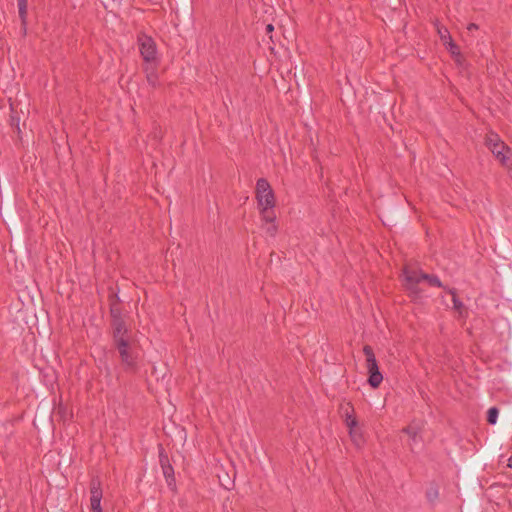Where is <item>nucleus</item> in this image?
I'll list each match as a JSON object with an SVG mask.
<instances>
[{
	"label": "nucleus",
	"instance_id": "1",
	"mask_svg": "<svg viewBox=\"0 0 512 512\" xmlns=\"http://www.w3.org/2000/svg\"><path fill=\"white\" fill-rule=\"evenodd\" d=\"M424 275L423 271L415 267L409 265L403 267V286L412 300H418L421 297L422 290L419 288V284L424 281L422 278Z\"/></svg>",
	"mask_w": 512,
	"mask_h": 512
},
{
	"label": "nucleus",
	"instance_id": "2",
	"mask_svg": "<svg viewBox=\"0 0 512 512\" xmlns=\"http://www.w3.org/2000/svg\"><path fill=\"white\" fill-rule=\"evenodd\" d=\"M121 362L126 371L136 372L138 370V354L131 348L130 340L125 339L114 342Z\"/></svg>",
	"mask_w": 512,
	"mask_h": 512
},
{
	"label": "nucleus",
	"instance_id": "3",
	"mask_svg": "<svg viewBox=\"0 0 512 512\" xmlns=\"http://www.w3.org/2000/svg\"><path fill=\"white\" fill-rule=\"evenodd\" d=\"M363 353L366 357V368L369 374L367 382L372 388H378L383 381V375L379 370L373 348L370 345H365Z\"/></svg>",
	"mask_w": 512,
	"mask_h": 512
},
{
	"label": "nucleus",
	"instance_id": "4",
	"mask_svg": "<svg viewBox=\"0 0 512 512\" xmlns=\"http://www.w3.org/2000/svg\"><path fill=\"white\" fill-rule=\"evenodd\" d=\"M255 194L258 208H275V194L267 179L259 178L257 180Z\"/></svg>",
	"mask_w": 512,
	"mask_h": 512
},
{
	"label": "nucleus",
	"instance_id": "5",
	"mask_svg": "<svg viewBox=\"0 0 512 512\" xmlns=\"http://www.w3.org/2000/svg\"><path fill=\"white\" fill-rule=\"evenodd\" d=\"M138 45L140 54L145 64L158 63L157 61V46L151 36L142 34L138 36Z\"/></svg>",
	"mask_w": 512,
	"mask_h": 512
},
{
	"label": "nucleus",
	"instance_id": "6",
	"mask_svg": "<svg viewBox=\"0 0 512 512\" xmlns=\"http://www.w3.org/2000/svg\"><path fill=\"white\" fill-rule=\"evenodd\" d=\"M158 454H159V464L162 469V473L165 477V480L167 482L168 487L171 490H176V479H175V473L174 468L170 462V459L162 446V444L158 445Z\"/></svg>",
	"mask_w": 512,
	"mask_h": 512
},
{
	"label": "nucleus",
	"instance_id": "7",
	"mask_svg": "<svg viewBox=\"0 0 512 512\" xmlns=\"http://www.w3.org/2000/svg\"><path fill=\"white\" fill-rule=\"evenodd\" d=\"M103 497L102 483L99 477H93L90 481V506L92 512L102 511L101 500Z\"/></svg>",
	"mask_w": 512,
	"mask_h": 512
},
{
	"label": "nucleus",
	"instance_id": "8",
	"mask_svg": "<svg viewBox=\"0 0 512 512\" xmlns=\"http://www.w3.org/2000/svg\"><path fill=\"white\" fill-rule=\"evenodd\" d=\"M262 222L269 224L266 228V233L275 237L278 232V226L276 224V213L274 208L260 207L259 208Z\"/></svg>",
	"mask_w": 512,
	"mask_h": 512
},
{
	"label": "nucleus",
	"instance_id": "9",
	"mask_svg": "<svg viewBox=\"0 0 512 512\" xmlns=\"http://www.w3.org/2000/svg\"><path fill=\"white\" fill-rule=\"evenodd\" d=\"M113 343L125 339H130V331L125 323L124 318L111 320Z\"/></svg>",
	"mask_w": 512,
	"mask_h": 512
},
{
	"label": "nucleus",
	"instance_id": "10",
	"mask_svg": "<svg viewBox=\"0 0 512 512\" xmlns=\"http://www.w3.org/2000/svg\"><path fill=\"white\" fill-rule=\"evenodd\" d=\"M492 154L500 161L503 166L508 165V160L512 155L511 148L504 142L498 143L495 147L491 148Z\"/></svg>",
	"mask_w": 512,
	"mask_h": 512
},
{
	"label": "nucleus",
	"instance_id": "11",
	"mask_svg": "<svg viewBox=\"0 0 512 512\" xmlns=\"http://www.w3.org/2000/svg\"><path fill=\"white\" fill-rule=\"evenodd\" d=\"M157 66H158V63L145 64L144 68H143L145 75H146V80L152 88H157L160 85L159 77H158V73H157Z\"/></svg>",
	"mask_w": 512,
	"mask_h": 512
},
{
	"label": "nucleus",
	"instance_id": "12",
	"mask_svg": "<svg viewBox=\"0 0 512 512\" xmlns=\"http://www.w3.org/2000/svg\"><path fill=\"white\" fill-rule=\"evenodd\" d=\"M18 5V13L19 18L21 20V26L24 31L26 32L27 28V6H28V0H17Z\"/></svg>",
	"mask_w": 512,
	"mask_h": 512
},
{
	"label": "nucleus",
	"instance_id": "13",
	"mask_svg": "<svg viewBox=\"0 0 512 512\" xmlns=\"http://www.w3.org/2000/svg\"><path fill=\"white\" fill-rule=\"evenodd\" d=\"M421 430L422 429L420 426L416 425L415 423H411L402 429V433L407 434L411 441L416 443L420 438Z\"/></svg>",
	"mask_w": 512,
	"mask_h": 512
},
{
	"label": "nucleus",
	"instance_id": "14",
	"mask_svg": "<svg viewBox=\"0 0 512 512\" xmlns=\"http://www.w3.org/2000/svg\"><path fill=\"white\" fill-rule=\"evenodd\" d=\"M435 25L437 33L443 45L448 44L450 41L453 40L449 30L445 26L440 25L439 23H436Z\"/></svg>",
	"mask_w": 512,
	"mask_h": 512
},
{
	"label": "nucleus",
	"instance_id": "15",
	"mask_svg": "<svg viewBox=\"0 0 512 512\" xmlns=\"http://www.w3.org/2000/svg\"><path fill=\"white\" fill-rule=\"evenodd\" d=\"M349 436H350L352 442L357 447H361L365 442L362 430L359 427L356 429L349 430Z\"/></svg>",
	"mask_w": 512,
	"mask_h": 512
},
{
	"label": "nucleus",
	"instance_id": "16",
	"mask_svg": "<svg viewBox=\"0 0 512 512\" xmlns=\"http://www.w3.org/2000/svg\"><path fill=\"white\" fill-rule=\"evenodd\" d=\"M9 121H10V126L17 133L18 138L21 139L20 117L14 111L12 106H11V115H10V120Z\"/></svg>",
	"mask_w": 512,
	"mask_h": 512
},
{
	"label": "nucleus",
	"instance_id": "17",
	"mask_svg": "<svg viewBox=\"0 0 512 512\" xmlns=\"http://www.w3.org/2000/svg\"><path fill=\"white\" fill-rule=\"evenodd\" d=\"M501 142L503 141L501 140L500 136L497 133L490 131L489 133L486 134L485 145L488 147L489 150Z\"/></svg>",
	"mask_w": 512,
	"mask_h": 512
},
{
	"label": "nucleus",
	"instance_id": "18",
	"mask_svg": "<svg viewBox=\"0 0 512 512\" xmlns=\"http://www.w3.org/2000/svg\"><path fill=\"white\" fill-rule=\"evenodd\" d=\"M447 292L452 296L453 308L459 313L462 312L464 308L463 302L458 298L457 292L455 288H448Z\"/></svg>",
	"mask_w": 512,
	"mask_h": 512
},
{
	"label": "nucleus",
	"instance_id": "19",
	"mask_svg": "<svg viewBox=\"0 0 512 512\" xmlns=\"http://www.w3.org/2000/svg\"><path fill=\"white\" fill-rule=\"evenodd\" d=\"M422 278H424V281H426L429 286L446 289V287H444L443 283L436 275L425 273Z\"/></svg>",
	"mask_w": 512,
	"mask_h": 512
},
{
	"label": "nucleus",
	"instance_id": "20",
	"mask_svg": "<svg viewBox=\"0 0 512 512\" xmlns=\"http://www.w3.org/2000/svg\"><path fill=\"white\" fill-rule=\"evenodd\" d=\"M439 497V489L436 484H431L426 491V498L430 503H435Z\"/></svg>",
	"mask_w": 512,
	"mask_h": 512
},
{
	"label": "nucleus",
	"instance_id": "21",
	"mask_svg": "<svg viewBox=\"0 0 512 512\" xmlns=\"http://www.w3.org/2000/svg\"><path fill=\"white\" fill-rule=\"evenodd\" d=\"M109 313H110L111 320L123 318L122 309H121L120 305H116V304L112 303L109 306Z\"/></svg>",
	"mask_w": 512,
	"mask_h": 512
},
{
	"label": "nucleus",
	"instance_id": "22",
	"mask_svg": "<svg viewBox=\"0 0 512 512\" xmlns=\"http://www.w3.org/2000/svg\"><path fill=\"white\" fill-rule=\"evenodd\" d=\"M499 410L497 407H491L487 411V422L491 425L497 423Z\"/></svg>",
	"mask_w": 512,
	"mask_h": 512
},
{
	"label": "nucleus",
	"instance_id": "23",
	"mask_svg": "<svg viewBox=\"0 0 512 512\" xmlns=\"http://www.w3.org/2000/svg\"><path fill=\"white\" fill-rule=\"evenodd\" d=\"M445 48L449 51L452 57H458L460 51L459 46L452 40L448 44L444 45Z\"/></svg>",
	"mask_w": 512,
	"mask_h": 512
},
{
	"label": "nucleus",
	"instance_id": "24",
	"mask_svg": "<svg viewBox=\"0 0 512 512\" xmlns=\"http://www.w3.org/2000/svg\"><path fill=\"white\" fill-rule=\"evenodd\" d=\"M348 407L350 408V412L348 410H346V412H345V419H344L345 423H347V422H349L351 420L356 419V417L354 416V408H353V406L350 403H348Z\"/></svg>",
	"mask_w": 512,
	"mask_h": 512
},
{
	"label": "nucleus",
	"instance_id": "25",
	"mask_svg": "<svg viewBox=\"0 0 512 512\" xmlns=\"http://www.w3.org/2000/svg\"><path fill=\"white\" fill-rule=\"evenodd\" d=\"M108 301H109V306L114 303L116 305H120V298L118 296V294L116 293H111L109 296H108Z\"/></svg>",
	"mask_w": 512,
	"mask_h": 512
},
{
	"label": "nucleus",
	"instance_id": "26",
	"mask_svg": "<svg viewBox=\"0 0 512 512\" xmlns=\"http://www.w3.org/2000/svg\"><path fill=\"white\" fill-rule=\"evenodd\" d=\"M456 63L457 66H464L465 64V59L463 57V55L461 54V52L459 53V56L458 57H452Z\"/></svg>",
	"mask_w": 512,
	"mask_h": 512
},
{
	"label": "nucleus",
	"instance_id": "27",
	"mask_svg": "<svg viewBox=\"0 0 512 512\" xmlns=\"http://www.w3.org/2000/svg\"><path fill=\"white\" fill-rule=\"evenodd\" d=\"M349 430L358 428V421L357 419L351 420L347 423H345Z\"/></svg>",
	"mask_w": 512,
	"mask_h": 512
},
{
	"label": "nucleus",
	"instance_id": "28",
	"mask_svg": "<svg viewBox=\"0 0 512 512\" xmlns=\"http://www.w3.org/2000/svg\"><path fill=\"white\" fill-rule=\"evenodd\" d=\"M478 29H479V26L476 23H470L467 26V30L468 31H473V30H478Z\"/></svg>",
	"mask_w": 512,
	"mask_h": 512
},
{
	"label": "nucleus",
	"instance_id": "29",
	"mask_svg": "<svg viewBox=\"0 0 512 512\" xmlns=\"http://www.w3.org/2000/svg\"><path fill=\"white\" fill-rule=\"evenodd\" d=\"M274 30V26L272 24H268L266 26V33L269 34Z\"/></svg>",
	"mask_w": 512,
	"mask_h": 512
},
{
	"label": "nucleus",
	"instance_id": "30",
	"mask_svg": "<svg viewBox=\"0 0 512 512\" xmlns=\"http://www.w3.org/2000/svg\"><path fill=\"white\" fill-rule=\"evenodd\" d=\"M507 466H508L509 468H512V455H511V456L509 457V459H508Z\"/></svg>",
	"mask_w": 512,
	"mask_h": 512
},
{
	"label": "nucleus",
	"instance_id": "31",
	"mask_svg": "<svg viewBox=\"0 0 512 512\" xmlns=\"http://www.w3.org/2000/svg\"><path fill=\"white\" fill-rule=\"evenodd\" d=\"M510 176L512 178V167L510 168Z\"/></svg>",
	"mask_w": 512,
	"mask_h": 512
}]
</instances>
